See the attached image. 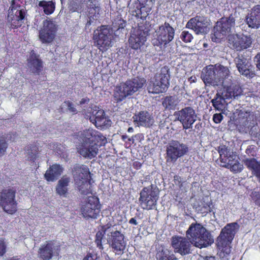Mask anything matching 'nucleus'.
Instances as JSON below:
<instances>
[{
    "label": "nucleus",
    "mask_w": 260,
    "mask_h": 260,
    "mask_svg": "<svg viewBox=\"0 0 260 260\" xmlns=\"http://www.w3.org/2000/svg\"><path fill=\"white\" fill-rule=\"evenodd\" d=\"M201 78L206 85L228 86L233 83L229 68L218 63L207 66L202 71Z\"/></svg>",
    "instance_id": "obj_1"
},
{
    "label": "nucleus",
    "mask_w": 260,
    "mask_h": 260,
    "mask_svg": "<svg viewBox=\"0 0 260 260\" xmlns=\"http://www.w3.org/2000/svg\"><path fill=\"white\" fill-rule=\"evenodd\" d=\"M107 233V243L112 248L117 254H121L125 249L126 242L124 240V236L120 232L112 229L111 224H107L102 226L96 233L95 242L97 247L103 249L102 240L104 235Z\"/></svg>",
    "instance_id": "obj_2"
},
{
    "label": "nucleus",
    "mask_w": 260,
    "mask_h": 260,
    "mask_svg": "<svg viewBox=\"0 0 260 260\" xmlns=\"http://www.w3.org/2000/svg\"><path fill=\"white\" fill-rule=\"evenodd\" d=\"M186 236L192 244L199 248L211 246L214 241L211 232L199 223H192L190 225L186 232Z\"/></svg>",
    "instance_id": "obj_3"
},
{
    "label": "nucleus",
    "mask_w": 260,
    "mask_h": 260,
    "mask_svg": "<svg viewBox=\"0 0 260 260\" xmlns=\"http://www.w3.org/2000/svg\"><path fill=\"white\" fill-rule=\"evenodd\" d=\"M239 14L233 10L228 16H224L219 19L215 23L211 34L212 41L219 42L222 39L228 37L232 32L236 25V20Z\"/></svg>",
    "instance_id": "obj_4"
},
{
    "label": "nucleus",
    "mask_w": 260,
    "mask_h": 260,
    "mask_svg": "<svg viewBox=\"0 0 260 260\" xmlns=\"http://www.w3.org/2000/svg\"><path fill=\"white\" fill-rule=\"evenodd\" d=\"M146 83V80L138 77L127 80L116 87L114 92V97L117 102L122 101L126 97L133 95L142 88Z\"/></svg>",
    "instance_id": "obj_5"
},
{
    "label": "nucleus",
    "mask_w": 260,
    "mask_h": 260,
    "mask_svg": "<svg viewBox=\"0 0 260 260\" xmlns=\"http://www.w3.org/2000/svg\"><path fill=\"white\" fill-rule=\"evenodd\" d=\"M113 39V31L108 26L102 25L93 33V39L95 45L102 52L106 51L112 46Z\"/></svg>",
    "instance_id": "obj_6"
},
{
    "label": "nucleus",
    "mask_w": 260,
    "mask_h": 260,
    "mask_svg": "<svg viewBox=\"0 0 260 260\" xmlns=\"http://www.w3.org/2000/svg\"><path fill=\"white\" fill-rule=\"evenodd\" d=\"M155 32L152 43L155 46L161 48L162 46L166 47L173 40L175 29L168 22H165L155 29Z\"/></svg>",
    "instance_id": "obj_7"
},
{
    "label": "nucleus",
    "mask_w": 260,
    "mask_h": 260,
    "mask_svg": "<svg viewBox=\"0 0 260 260\" xmlns=\"http://www.w3.org/2000/svg\"><path fill=\"white\" fill-rule=\"evenodd\" d=\"M16 192L13 187H7L0 192V206L8 214H13L17 211Z\"/></svg>",
    "instance_id": "obj_8"
},
{
    "label": "nucleus",
    "mask_w": 260,
    "mask_h": 260,
    "mask_svg": "<svg viewBox=\"0 0 260 260\" xmlns=\"http://www.w3.org/2000/svg\"><path fill=\"white\" fill-rule=\"evenodd\" d=\"M159 190L152 185L144 187L140 192L139 201L143 209L151 210L155 206L158 198Z\"/></svg>",
    "instance_id": "obj_9"
},
{
    "label": "nucleus",
    "mask_w": 260,
    "mask_h": 260,
    "mask_svg": "<svg viewBox=\"0 0 260 260\" xmlns=\"http://www.w3.org/2000/svg\"><path fill=\"white\" fill-rule=\"evenodd\" d=\"M150 29L146 24L139 25L134 29L128 39L129 46L135 50L140 49L146 40Z\"/></svg>",
    "instance_id": "obj_10"
},
{
    "label": "nucleus",
    "mask_w": 260,
    "mask_h": 260,
    "mask_svg": "<svg viewBox=\"0 0 260 260\" xmlns=\"http://www.w3.org/2000/svg\"><path fill=\"white\" fill-rule=\"evenodd\" d=\"M188 152V146L177 140H172L168 144L167 148V161L175 162L177 159Z\"/></svg>",
    "instance_id": "obj_11"
},
{
    "label": "nucleus",
    "mask_w": 260,
    "mask_h": 260,
    "mask_svg": "<svg viewBox=\"0 0 260 260\" xmlns=\"http://www.w3.org/2000/svg\"><path fill=\"white\" fill-rule=\"evenodd\" d=\"M210 20L203 15H197L186 23V27L193 30L197 35L207 34L210 30Z\"/></svg>",
    "instance_id": "obj_12"
},
{
    "label": "nucleus",
    "mask_w": 260,
    "mask_h": 260,
    "mask_svg": "<svg viewBox=\"0 0 260 260\" xmlns=\"http://www.w3.org/2000/svg\"><path fill=\"white\" fill-rule=\"evenodd\" d=\"M176 120L179 121L183 129L191 128L192 124L196 121L197 115L195 110L191 107H186L176 111L174 114Z\"/></svg>",
    "instance_id": "obj_13"
},
{
    "label": "nucleus",
    "mask_w": 260,
    "mask_h": 260,
    "mask_svg": "<svg viewBox=\"0 0 260 260\" xmlns=\"http://www.w3.org/2000/svg\"><path fill=\"white\" fill-rule=\"evenodd\" d=\"M72 7L74 11L80 13L87 10L89 15L92 17H95L100 12V7L97 0H81L79 3H73Z\"/></svg>",
    "instance_id": "obj_14"
},
{
    "label": "nucleus",
    "mask_w": 260,
    "mask_h": 260,
    "mask_svg": "<svg viewBox=\"0 0 260 260\" xmlns=\"http://www.w3.org/2000/svg\"><path fill=\"white\" fill-rule=\"evenodd\" d=\"M100 211L98 198L93 196L88 197L87 201L81 208V212L85 218H96Z\"/></svg>",
    "instance_id": "obj_15"
},
{
    "label": "nucleus",
    "mask_w": 260,
    "mask_h": 260,
    "mask_svg": "<svg viewBox=\"0 0 260 260\" xmlns=\"http://www.w3.org/2000/svg\"><path fill=\"white\" fill-rule=\"evenodd\" d=\"M228 41L231 47L238 51H242L250 47L252 40L250 36L238 34L231 35Z\"/></svg>",
    "instance_id": "obj_16"
},
{
    "label": "nucleus",
    "mask_w": 260,
    "mask_h": 260,
    "mask_svg": "<svg viewBox=\"0 0 260 260\" xmlns=\"http://www.w3.org/2000/svg\"><path fill=\"white\" fill-rule=\"evenodd\" d=\"M56 32V25L54 22L50 20L43 21V26L39 32V38L43 43H50L55 38Z\"/></svg>",
    "instance_id": "obj_17"
},
{
    "label": "nucleus",
    "mask_w": 260,
    "mask_h": 260,
    "mask_svg": "<svg viewBox=\"0 0 260 260\" xmlns=\"http://www.w3.org/2000/svg\"><path fill=\"white\" fill-rule=\"evenodd\" d=\"M129 12L137 18L145 19L151 11V7L148 4L141 2L139 0H134L128 4Z\"/></svg>",
    "instance_id": "obj_18"
},
{
    "label": "nucleus",
    "mask_w": 260,
    "mask_h": 260,
    "mask_svg": "<svg viewBox=\"0 0 260 260\" xmlns=\"http://www.w3.org/2000/svg\"><path fill=\"white\" fill-rule=\"evenodd\" d=\"M239 225L237 222L227 224L221 230L217 238L220 245L231 243L236 233L239 229Z\"/></svg>",
    "instance_id": "obj_19"
},
{
    "label": "nucleus",
    "mask_w": 260,
    "mask_h": 260,
    "mask_svg": "<svg viewBox=\"0 0 260 260\" xmlns=\"http://www.w3.org/2000/svg\"><path fill=\"white\" fill-rule=\"evenodd\" d=\"M100 143L93 142H82L77 147L78 152L83 157L88 159L94 158L98 153Z\"/></svg>",
    "instance_id": "obj_20"
},
{
    "label": "nucleus",
    "mask_w": 260,
    "mask_h": 260,
    "mask_svg": "<svg viewBox=\"0 0 260 260\" xmlns=\"http://www.w3.org/2000/svg\"><path fill=\"white\" fill-rule=\"evenodd\" d=\"M172 246L175 252H178L182 255L190 253L191 242L186 237L181 236H174L171 239Z\"/></svg>",
    "instance_id": "obj_21"
},
{
    "label": "nucleus",
    "mask_w": 260,
    "mask_h": 260,
    "mask_svg": "<svg viewBox=\"0 0 260 260\" xmlns=\"http://www.w3.org/2000/svg\"><path fill=\"white\" fill-rule=\"evenodd\" d=\"M24 16V10L21 9L20 6L15 7L12 4L8 14V20L11 26L14 27L20 26L23 22Z\"/></svg>",
    "instance_id": "obj_22"
},
{
    "label": "nucleus",
    "mask_w": 260,
    "mask_h": 260,
    "mask_svg": "<svg viewBox=\"0 0 260 260\" xmlns=\"http://www.w3.org/2000/svg\"><path fill=\"white\" fill-rule=\"evenodd\" d=\"M234 62L238 72L241 75L248 78H251L254 76L255 74L252 70V66L248 59L243 55H238L234 59Z\"/></svg>",
    "instance_id": "obj_23"
},
{
    "label": "nucleus",
    "mask_w": 260,
    "mask_h": 260,
    "mask_svg": "<svg viewBox=\"0 0 260 260\" xmlns=\"http://www.w3.org/2000/svg\"><path fill=\"white\" fill-rule=\"evenodd\" d=\"M82 142H93L100 143V146L105 145L107 142L106 138L100 132L92 129L84 130L81 134Z\"/></svg>",
    "instance_id": "obj_24"
},
{
    "label": "nucleus",
    "mask_w": 260,
    "mask_h": 260,
    "mask_svg": "<svg viewBox=\"0 0 260 260\" xmlns=\"http://www.w3.org/2000/svg\"><path fill=\"white\" fill-rule=\"evenodd\" d=\"M248 124L246 125H243L240 122V118L239 116V112L238 113V117L236 120L237 127L240 132L247 133L248 132L251 137L256 138L259 136V129L257 127V122L255 119L252 120L248 119Z\"/></svg>",
    "instance_id": "obj_25"
},
{
    "label": "nucleus",
    "mask_w": 260,
    "mask_h": 260,
    "mask_svg": "<svg viewBox=\"0 0 260 260\" xmlns=\"http://www.w3.org/2000/svg\"><path fill=\"white\" fill-rule=\"evenodd\" d=\"M89 119L90 122L95 124L96 127L101 128H107L111 124V120L105 116L104 111L102 109L94 110Z\"/></svg>",
    "instance_id": "obj_26"
},
{
    "label": "nucleus",
    "mask_w": 260,
    "mask_h": 260,
    "mask_svg": "<svg viewBox=\"0 0 260 260\" xmlns=\"http://www.w3.org/2000/svg\"><path fill=\"white\" fill-rule=\"evenodd\" d=\"M27 66L30 71L37 74H39L43 68V62L39 58V55L36 54L34 51H31L27 59Z\"/></svg>",
    "instance_id": "obj_27"
},
{
    "label": "nucleus",
    "mask_w": 260,
    "mask_h": 260,
    "mask_svg": "<svg viewBox=\"0 0 260 260\" xmlns=\"http://www.w3.org/2000/svg\"><path fill=\"white\" fill-rule=\"evenodd\" d=\"M58 247L53 242L50 241L39 249L40 257L44 260L50 259L53 254H58Z\"/></svg>",
    "instance_id": "obj_28"
},
{
    "label": "nucleus",
    "mask_w": 260,
    "mask_h": 260,
    "mask_svg": "<svg viewBox=\"0 0 260 260\" xmlns=\"http://www.w3.org/2000/svg\"><path fill=\"white\" fill-rule=\"evenodd\" d=\"M246 22L251 28H257L260 26V5L254 6L246 17Z\"/></svg>",
    "instance_id": "obj_29"
},
{
    "label": "nucleus",
    "mask_w": 260,
    "mask_h": 260,
    "mask_svg": "<svg viewBox=\"0 0 260 260\" xmlns=\"http://www.w3.org/2000/svg\"><path fill=\"white\" fill-rule=\"evenodd\" d=\"M134 121L138 125L149 127L153 123L154 120L151 115L147 111H141L134 117Z\"/></svg>",
    "instance_id": "obj_30"
},
{
    "label": "nucleus",
    "mask_w": 260,
    "mask_h": 260,
    "mask_svg": "<svg viewBox=\"0 0 260 260\" xmlns=\"http://www.w3.org/2000/svg\"><path fill=\"white\" fill-rule=\"evenodd\" d=\"M63 168L59 165H53L46 172L44 175L45 178L48 181H54L61 174Z\"/></svg>",
    "instance_id": "obj_31"
},
{
    "label": "nucleus",
    "mask_w": 260,
    "mask_h": 260,
    "mask_svg": "<svg viewBox=\"0 0 260 260\" xmlns=\"http://www.w3.org/2000/svg\"><path fill=\"white\" fill-rule=\"evenodd\" d=\"M245 165L252 172V174L255 175L260 182V161H257L255 158H246L244 160Z\"/></svg>",
    "instance_id": "obj_32"
},
{
    "label": "nucleus",
    "mask_w": 260,
    "mask_h": 260,
    "mask_svg": "<svg viewBox=\"0 0 260 260\" xmlns=\"http://www.w3.org/2000/svg\"><path fill=\"white\" fill-rule=\"evenodd\" d=\"M74 180L75 185L78 190L81 194H87L90 193V184L88 181L89 179L80 180V177L78 176L77 173H75Z\"/></svg>",
    "instance_id": "obj_33"
},
{
    "label": "nucleus",
    "mask_w": 260,
    "mask_h": 260,
    "mask_svg": "<svg viewBox=\"0 0 260 260\" xmlns=\"http://www.w3.org/2000/svg\"><path fill=\"white\" fill-rule=\"evenodd\" d=\"M180 100L176 95H168L161 99V104L166 110H174Z\"/></svg>",
    "instance_id": "obj_34"
},
{
    "label": "nucleus",
    "mask_w": 260,
    "mask_h": 260,
    "mask_svg": "<svg viewBox=\"0 0 260 260\" xmlns=\"http://www.w3.org/2000/svg\"><path fill=\"white\" fill-rule=\"evenodd\" d=\"M77 173L80 177V180L89 179L90 177V174L89 169L86 166L83 165H76L74 166L72 174L74 178L75 173Z\"/></svg>",
    "instance_id": "obj_35"
},
{
    "label": "nucleus",
    "mask_w": 260,
    "mask_h": 260,
    "mask_svg": "<svg viewBox=\"0 0 260 260\" xmlns=\"http://www.w3.org/2000/svg\"><path fill=\"white\" fill-rule=\"evenodd\" d=\"M164 82H161V84L158 85L157 83H155L153 79H151L148 83L147 86V90L149 93H159L163 92L166 90V79H164Z\"/></svg>",
    "instance_id": "obj_36"
},
{
    "label": "nucleus",
    "mask_w": 260,
    "mask_h": 260,
    "mask_svg": "<svg viewBox=\"0 0 260 260\" xmlns=\"http://www.w3.org/2000/svg\"><path fill=\"white\" fill-rule=\"evenodd\" d=\"M71 179L67 176H63L59 181L56 187V191L60 196H64L68 190V186Z\"/></svg>",
    "instance_id": "obj_37"
},
{
    "label": "nucleus",
    "mask_w": 260,
    "mask_h": 260,
    "mask_svg": "<svg viewBox=\"0 0 260 260\" xmlns=\"http://www.w3.org/2000/svg\"><path fill=\"white\" fill-rule=\"evenodd\" d=\"M170 78V75L169 74V69L167 67H164L161 68L160 70V72L158 74H157L154 78L153 79L155 83H157L158 85L161 84V82H164V79H166L167 80L166 83V89L168 88L169 82V79Z\"/></svg>",
    "instance_id": "obj_38"
},
{
    "label": "nucleus",
    "mask_w": 260,
    "mask_h": 260,
    "mask_svg": "<svg viewBox=\"0 0 260 260\" xmlns=\"http://www.w3.org/2000/svg\"><path fill=\"white\" fill-rule=\"evenodd\" d=\"M40 10H43L46 15L52 13L55 9V4L52 1H40L38 5Z\"/></svg>",
    "instance_id": "obj_39"
},
{
    "label": "nucleus",
    "mask_w": 260,
    "mask_h": 260,
    "mask_svg": "<svg viewBox=\"0 0 260 260\" xmlns=\"http://www.w3.org/2000/svg\"><path fill=\"white\" fill-rule=\"evenodd\" d=\"M211 102L215 109L219 111H222L224 108V100L218 93L216 94L214 99L212 100Z\"/></svg>",
    "instance_id": "obj_40"
},
{
    "label": "nucleus",
    "mask_w": 260,
    "mask_h": 260,
    "mask_svg": "<svg viewBox=\"0 0 260 260\" xmlns=\"http://www.w3.org/2000/svg\"><path fill=\"white\" fill-rule=\"evenodd\" d=\"M218 151L220 155L219 160L221 163H225L228 159V156L231 153L230 150L225 146H220L218 147Z\"/></svg>",
    "instance_id": "obj_41"
},
{
    "label": "nucleus",
    "mask_w": 260,
    "mask_h": 260,
    "mask_svg": "<svg viewBox=\"0 0 260 260\" xmlns=\"http://www.w3.org/2000/svg\"><path fill=\"white\" fill-rule=\"evenodd\" d=\"M231 243H228L227 244H223L220 245L219 243H217V245L218 247H220L221 249V251L220 252V256L221 257H226L231 252V247L230 246Z\"/></svg>",
    "instance_id": "obj_42"
},
{
    "label": "nucleus",
    "mask_w": 260,
    "mask_h": 260,
    "mask_svg": "<svg viewBox=\"0 0 260 260\" xmlns=\"http://www.w3.org/2000/svg\"><path fill=\"white\" fill-rule=\"evenodd\" d=\"M113 24V26L117 28L116 32L117 33L120 29H124L126 26V22L120 17H117L115 19Z\"/></svg>",
    "instance_id": "obj_43"
},
{
    "label": "nucleus",
    "mask_w": 260,
    "mask_h": 260,
    "mask_svg": "<svg viewBox=\"0 0 260 260\" xmlns=\"http://www.w3.org/2000/svg\"><path fill=\"white\" fill-rule=\"evenodd\" d=\"M181 39L185 43H189L193 39V36L188 31L183 30L180 35Z\"/></svg>",
    "instance_id": "obj_44"
},
{
    "label": "nucleus",
    "mask_w": 260,
    "mask_h": 260,
    "mask_svg": "<svg viewBox=\"0 0 260 260\" xmlns=\"http://www.w3.org/2000/svg\"><path fill=\"white\" fill-rule=\"evenodd\" d=\"M229 168L235 173H239L243 170V165L239 163L237 160H235L234 163L230 166Z\"/></svg>",
    "instance_id": "obj_45"
},
{
    "label": "nucleus",
    "mask_w": 260,
    "mask_h": 260,
    "mask_svg": "<svg viewBox=\"0 0 260 260\" xmlns=\"http://www.w3.org/2000/svg\"><path fill=\"white\" fill-rule=\"evenodd\" d=\"M162 255L159 258L158 260H178L174 254H169V251H162Z\"/></svg>",
    "instance_id": "obj_46"
},
{
    "label": "nucleus",
    "mask_w": 260,
    "mask_h": 260,
    "mask_svg": "<svg viewBox=\"0 0 260 260\" xmlns=\"http://www.w3.org/2000/svg\"><path fill=\"white\" fill-rule=\"evenodd\" d=\"M7 147L8 144L6 140L4 138L0 137V156L5 154Z\"/></svg>",
    "instance_id": "obj_47"
},
{
    "label": "nucleus",
    "mask_w": 260,
    "mask_h": 260,
    "mask_svg": "<svg viewBox=\"0 0 260 260\" xmlns=\"http://www.w3.org/2000/svg\"><path fill=\"white\" fill-rule=\"evenodd\" d=\"M250 197L255 204L260 206V192L253 191L250 194Z\"/></svg>",
    "instance_id": "obj_48"
},
{
    "label": "nucleus",
    "mask_w": 260,
    "mask_h": 260,
    "mask_svg": "<svg viewBox=\"0 0 260 260\" xmlns=\"http://www.w3.org/2000/svg\"><path fill=\"white\" fill-rule=\"evenodd\" d=\"M235 157H236L235 155H233V154L231 153L228 156V159H227L228 161H226V162H228V163L226 164L225 163H221V164H220V166H221L223 167H225V168H229L230 166L235 162V161H234V160L235 159Z\"/></svg>",
    "instance_id": "obj_49"
},
{
    "label": "nucleus",
    "mask_w": 260,
    "mask_h": 260,
    "mask_svg": "<svg viewBox=\"0 0 260 260\" xmlns=\"http://www.w3.org/2000/svg\"><path fill=\"white\" fill-rule=\"evenodd\" d=\"M256 147L253 145L249 146L246 149L245 152L249 156H255L256 154Z\"/></svg>",
    "instance_id": "obj_50"
},
{
    "label": "nucleus",
    "mask_w": 260,
    "mask_h": 260,
    "mask_svg": "<svg viewBox=\"0 0 260 260\" xmlns=\"http://www.w3.org/2000/svg\"><path fill=\"white\" fill-rule=\"evenodd\" d=\"M7 244L6 242L2 239H0V256L4 255L6 252Z\"/></svg>",
    "instance_id": "obj_51"
},
{
    "label": "nucleus",
    "mask_w": 260,
    "mask_h": 260,
    "mask_svg": "<svg viewBox=\"0 0 260 260\" xmlns=\"http://www.w3.org/2000/svg\"><path fill=\"white\" fill-rule=\"evenodd\" d=\"M64 104L66 106H67L68 110L71 112L73 113H76V109L74 107V104L69 102V101H66L64 102Z\"/></svg>",
    "instance_id": "obj_52"
},
{
    "label": "nucleus",
    "mask_w": 260,
    "mask_h": 260,
    "mask_svg": "<svg viewBox=\"0 0 260 260\" xmlns=\"http://www.w3.org/2000/svg\"><path fill=\"white\" fill-rule=\"evenodd\" d=\"M223 119V116L221 114H215L213 115V119L214 122L216 123H219L221 122V120Z\"/></svg>",
    "instance_id": "obj_53"
},
{
    "label": "nucleus",
    "mask_w": 260,
    "mask_h": 260,
    "mask_svg": "<svg viewBox=\"0 0 260 260\" xmlns=\"http://www.w3.org/2000/svg\"><path fill=\"white\" fill-rule=\"evenodd\" d=\"M99 14H97V15L95 16L94 17H90L89 15V13H88V20H87V22L86 23V26H88L91 24V23L94 22V21L95 20H97L99 18Z\"/></svg>",
    "instance_id": "obj_54"
},
{
    "label": "nucleus",
    "mask_w": 260,
    "mask_h": 260,
    "mask_svg": "<svg viewBox=\"0 0 260 260\" xmlns=\"http://www.w3.org/2000/svg\"><path fill=\"white\" fill-rule=\"evenodd\" d=\"M224 88H226V91L228 93L229 96H233L235 97L237 96V94L235 95V92L233 91V89L231 88V85L228 86H223Z\"/></svg>",
    "instance_id": "obj_55"
},
{
    "label": "nucleus",
    "mask_w": 260,
    "mask_h": 260,
    "mask_svg": "<svg viewBox=\"0 0 260 260\" xmlns=\"http://www.w3.org/2000/svg\"><path fill=\"white\" fill-rule=\"evenodd\" d=\"M254 61L256 67L260 70V53H258L254 58Z\"/></svg>",
    "instance_id": "obj_56"
},
{
    "label": "nucleus",
    "mask_w": 260,
    "mask_h": 260,
    "mask_svg": "<svg viewBox=\"0 0 260 260\" xmlns=\"http://www.w3.org/2000/svg\"><path fill=\"white\" fill-rule=\"evenodd\" d=\"M83 260H100L96 255H92L91 254H87Z\"/></svg>",
    "instance_id": "obj_57"
},
{
    "label": "nucleus",
    "mask_w": 260,
    "mask_h": 260,
    "mask_svg": "<svg viewBox=\"0 0 260 260\" xmlns=\"http://www.w3.org/2000/svg\"><path fill=\"white\" fill-rule=\"evenodd\" d=\"M175 183L176 184H178L179 187L181 188L182 186V184L181 183L182 181V179L181 177L179 176L176 175L174 177Z\"/></svg>",
    "instance_id": "obj_58"
},
{
    "label": "nucleus",
    "mask_w": 260,
    "mask_h": 260,
    "mask_svg": "<svg viewBox=\"0 0 260 260\" xmlns=\"http://www.w3.org/2000/svg\"><path fill=\"white\" fill-rule=\"evenodd\" d=\"M28 155H29L28 156V159H30V160H34L36 158V151L34 152H31V153L29 152V150H28V152H27Z\"/></svg>",
    "instance_id": "obj_59"
},
{
    "label": "nucleus",
    "mask_w": 260,
    "mask_h": 260,
    "mask_svg": "<svg viewBox=\"0 0 260 260\" xmlns=\"http://www.w3.org/2000/svg\"><path fill=\"white\" fill-rule=\"evenodd\" d=\"M198 260H215V259L214 257L212 256L204 257L200 255Z\"/></svg>",
    "instance_id": "obj_60"
},
{
    "label": "nucleus",
    "mask_w": 260,
    "mask_h": 260,
    "mask_svg": "<svg viewBox=\"0 0 260 260\" xmlns=\"http://www.w3.org/2000/svg\"><path fill=\"white\" fill-rule=\"evenodd\" d=\"M89 102V99L87 98H83L79 102L80 105H83L85 104H87Z\"/></svg>",
    "instance_id": "obj_61"
},
{
    "label": "nucleus",
    "mask_w": 260,
    "mask_h": 260,
    "mask_svg": "<svg viewBox=\"0 0 260 260\" xmlns=\"http://www.w3.org/2000/svg\"><path fill=\"white\" fill-rule=\"evenodd\" d=\"M129 223H131V224H134V225H137L138 224V222H137L136 219L135 218H132L129 220Z\"/></svg>",
    "instance_id": "obj_62"
},
{
    "label": "nucleus",
    "mask_w": 260,
    "mask_h": 260,
    "mask_svg": "<svg viewBox=\"0 0 260 260\" xmlns=\"http://www.w3.org/2000/svg\"><path fill=\"white\" fill-rule=\"evenodd\" d=\"M221 97L223 98L224 100L225 99H228L232 98L231 96H228V93H227V92L226 91H225V92L224 93L222 94V95L221 96Z\"/></svg>",
    "instance_id": "obj_63"
},
{
    "label": "nucleus",
    "mask_w": 260,
    "mask_h": 260,
    "mask_svg": "<svg viewBox=\"0 0 260 260\" xmlns=\"http://www.w3.org/2000/svg\"><path fill=\"white\" fill-rule=\"evenodd\" d=\"M133 166H136L138 168H140L141 166V164L140 163H139V162L136 161V162H134Z\"/></svg>",
    "instance_id": "obj_64"
}]
</instances>
